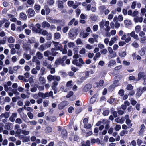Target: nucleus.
I'll return each mask as SVG.
<instances>
[{
    "label": "nucleus",
    "instance_id": "obj_53",
    "mask_svg": "<svg viewBox=\"0 0 146 146\" xmlns=\"http://www.w3.org/2000/svg\"><path fill=\"white\" fill-rule=\"evenodd\" d=\"M21 132H22V131L21 129L20 128L19 129H18L17 130H16V132H15V133H16L15 136H16L17 135L19 136V135L20 134Z\"/></svg>",
    "mask_w": 146,
    "mask_h": 146
},
{
    "label": "nucleus",
    "instance_id": "obj_43",
    "mask_svg": "<svg viewBox=\"0 0 146 146\" xmlns=\"http://www.w3.org/2000/svg\"><path fill=\"white\" fill-rule=\"evenodd\" d=\"M20 17L23 19H25L27 18V16L26 14L23 13H20Z\"/></svg>",
    "mask_w": 146,
    "mask_h": 146
},
{
    "label": "nucleus",
    "instance_id": "obj_34",
    "mask_svg": "<svg viewBox=\"0 0 146 146\" xmlns=\"http://www.w3.org/2000/svg\"><path fill=\"white\" fill-rule=\"evenodd\" d=\"M63 63L62 61L61 58L57 59L55 62V64L57 65H59L60 64H62Z\"/></svg>",
    "mask_w": 146,
    "mask_h": 146
},
{
    "label": "nucleus",
    "instance_id": "obj_27",
    "mask_svg": "<svg viewBox=\"0 0 146 146\" xmlns=\"http://www.w3.org/2000/svg\"><path fill=\"white\" fill-rule=\"evenodd\" d=\"M116 62L115 60H111L110 61L108 64V66L109 67L113 66L116 64Z\"/></svg>",
    "mask_w": 146,
    "mask_h": 146
},
{
    "label": "nucleus",
    "instance_id": "obj_18",
    "mask_svg": "<svg viewBox=\"0 0 146 146\" xmlns=\"http://www.w3.org/2000/svg\"><path fill=\"white\" fill-rule=\"evenodd\" d=\"M30 43H35L34 47L35 48H36L37 47L39 46L38 42H36V41L34 40V38H31V40H29Z\"/></svg>",
    "mask_w": 146,
    "mask_h": 146
},
{
    "label": "nucleus",
    "instance_id": "obj_41",
    "mask_svg": "<svg viewBox=\"0 0 146 146\" xmlns=\"http://www.w3.org/2000/svg\"><path fill=\"white\" fill-rule=\"evenodd\" d=\"M104 83V81L102 80H100L99 83V85L98 84V83H96V84L97 85L96 86L97 87H99V86H103Z\"/></svg>",
    "mask_w": 146,
    "mask_h": 146
},
{
    "label": "nucleus",
    "instance_id": "obj_48",
    "mask_svg": "<svg viewBox=\"0 0 146 146\" xmlns=\"http://www.w3.org/2000/svg\"><path fill=\"white\" fill-rule=\"evenodd\" d=\"M27 3L29 5H33L35 1L34 0H28Z\"/></svg>",
    "mask_w": 146,
    "mask_h": 146
},
{
    "label": "nucleus",
    "instance_id": "obj_33",
    "mask_svg": "<svg viewBox=\"0 0 146 146\" xmlns=\"http://www.w3.org/2000/svg\"><path fill=\"white\" fill-rule=\"evenodd\" d=\"M67 45L69 48H73L75 46L74 43L71 42L68 43Z\"/></svg>",
    "mask_w": 146,
    "mask_h": 146
},
{
    "label": "nucleus",
    "instance_id": "obj_4",
    "mask_svg": "<svg viewBox=\"0 0 146 146\" xmlns=\"http://www.w3.org/2000/svg\"><path fill=\"white\" fill-rule=\"evenodd\" d=\"M80 4V3H76L74 4V2L71 1H69L67 3V4L68 6L72 7V8L74 9L76 8Z\"/></svg>",
    "mask_w": 146,
    "mask_h": 146
},
{
    "label": "nucleus",
    "instance_id": "obj_1",
    "mask_svg": "<svg viewBox=\"0 0 146 146\" xmlns=\"http://www.w3.org/2000/svg\"><path fill=\"white\" fill-rule=\"evenodd\" d=\"M118 35L119 36H122L121 39L123 40H125L126 43H129L131 40V38L130 37H128L127 38V34L126 35L125 33L122 30L119 31Z\"/></svg>",
    "mask_w": 146,
    "mask_h": 146
},
{
    "label": "nucleus",
    "instance_id": "obj_5",
    "mask_svg": "<svg viewBox=\"0 0 146 146\" xmlns=\"http://www.w3.org/2000/svg\"><path fill=\"white\" fill-rule=\"evenodd\" d=\"M77 35V30L76 29H74L70 30L68 33L69 37L71 38L76 36Z\"/></svg>",
    "mask_w": 146,
    "mask_h": 146
},
{
    "label": "nucleus",
    "instance_id": "obj_63",
    "mask_svg": "<svg viewBox=\"0 0 146 146\" xmlns=\"http://www.w3.org/2000/svg\"><path fill=\"white\" fill-rule=\"evenodd\" d=\"M47 3L49 5H51L54 4V1L53 0H48Z\"/></svg>",
    "mask_w": 146,
    "mask_h": 146
},
{
    "label": "nucleus",
    "instance_id": "obj_59",
    "mask_svg": "<svg viewBox=\"0 0 146 146\" xmlns=\"http://www.w3.org/2000/svg\"><path fill=\"white\" fill-rule=\"evenodd\" d=\"M74 110V108L73 107L70 106L68 108V111L70 113H72V111Z\"/></svg>",
    "mask_w": 146,
    "mask_h": 146
},
{
    "label": "nucleus",
    "instance_id": "obj_36",
    "mask_svg": "<svg viewBox=\"0 0 146 146\" xmlns=\"http://www.w3.org/2000/svg\"><path fill=\"white\" fill-rule=\"evenodd\" d=\"M11 123H6L5 126V128L7 130H9L11 128Z\"/></svg>",
    "mask_w": 146,
    "mask_h": 146
},
{
    "label": "nucleus",
    "instance_id": "obj_25",
    "mask_svg": "<svg viewBox=\"0 0 146 146\" xmlns=\"http://www.w3.org/2000/svg\"><path fill=\"white\" fill-rule=\"evenodd\" d=\"M135 31L136 33H138L141 30V27L140 25H137L135 27Z\"/></svg>",
    "mask_w": 146,
    "mask_h": 146
},
{
    "label": "nucleus",
    "instance_id": "obj_54",
    "mask_svg": "<svg viewBox=\"0 0 146 146\" xmlns=\"http://www.w3.org/2000/svg\"><path fill=\"white\" fill-rule=\"evenodd\" d=\"M100 52L102 54L105 55L107 52V50L106 49H103L101 50Z\"/></svg>",
    "mask_w": 146,
    "mask_h": 146
},
{
    "label": "nucleus",
    "instance_id": "obj_17",
    "mask_svg": "<svg viewBox=\"0 0 146 146\" xmlns=\"http://www.w3.org/2000/svg\"><path fill=\"white\" fill-rule=\"evenodd\" d=\"M143 18L142 17H135L133 19L135 23H138L139 22L140 23H142L143 21Z\"/></svg>",
    "mask_w": 146,
    "mask_h": 146
},
{
    "label": "nucleus",
    "instance_id": "obj_12",
    "mask_svg": "<svg viewBox=\"0 0 146 146\" xmlns=\"http://www.w3.org/2000/svg\"><path fill=\"white\" fill-rule=\"evenodd\" d=\"M27 12L28 15L30 17H33L35 13L34 10L32 8H29L27 10Z\"/></svg>",
    "mask_w": 146,
    "mask_h": 146
},
{
    "label": "nucleus",
    "instance_id": "obj_50",
    "mask_svg": "<svg viewBox=\"0 0 146 146\" xmlns=\"http://www.w3.org/2000/svg\"><path fill=\"white\" fill-rule=\"evenodd\" d=\"M24 57L27 60H29L31 58V56L30 55L28 54H25L24 55Z\"/></svg>",
    "mask_w": 146,
    "mask_h": 146
},
{
    "label": "nucleus",
    "instance_id": "obj_64",
    "mask_svg": "<svg viewBox=\"0 0 146 146\" xmlns=\"http://www.w3.org/2000/svg\"><path fill=\"white\" fill-rule=\"evenodd\" d=\"M98 47L100 49H103L105 47V46L103 44L99 43L98 44Z\"/></svg>",
    "mask_w": 146,
    "mask_h": 146
},
{
    "label": "nucleus",
    "instance_id": "obj_51",
    "mask_svg": "<svg viewBox=\"0 0 146 146\" xmlns=\"http://www.w3.org/2000/svg\"><path fill=\"white\" fill-rule=\"evenodd\" d=\"M133 88V86L130 84H128L126 87V89L128 90H131Z\"/></svg>",
    "mask_w": 146,
    "mask_h": 146
},
{
    "label": "nucleus",
    "instance_id": "obj_15",
    "mask_svg": "<svg viewBox=\"0 0 146 146\" xmlns=\"http://www.w3.org/2000/svg\"><path fill=\"white\" fill-rule=\"evenodd\" d=\"M23 48L24 50L27 51H28L30 50L31 49V47L30 46L26 43H24L23 44Z\"/></svg>",
    "mask_w": 146,
    "mask_h": 146
},
{
    "label": "nucleus",
    "instance_id": "obj_29",
    "mask_svg": "<svg viewBox=\"0 0 146 146\" xmlns=\"http://www.w3.org/2000/svg\"><path fill=\"white\" fill-rule=\"evenodd\" d=\"M58 8L60 9L63 8L64 7L63 3L62 1H58Z\"/></svg>",
    "mask_w": 146,
    "mask_h": 146
},
{
    "label": "nucleus",
    "instance_id": "obj_28",
    "mask_svg": "<svg viewBox=\"0 0 146 146\" xmlns=\"http://www.w3.org/2000/svg\"><path fill=\"white\" fill-rule=\"evenodd\" d=\"M115 101L116 100L115 98L111 97L110 99L108 100V102L111 104H114L115 103Z\"/></svg>",
    "mask_w": 146,
    "mask_h": 146
},
{
    "label": "nucleus",
    "instance_id": "obj_11",
    "mask_svg": "<svg viewBox=\"0 0 146 146\" xmlns=\"http://www.w3.org/2000/svg\"><path fill=\"white\" fill-rule=\"evenodd\" d=\"M10 114V112H6L3 113L0 115V118H8L9 117Z\"/></svg>",
    "mask_w": 146,
    "mask_h": 146
},
{
    "label": "nucleus",
    "instance_id": "obj_14",
    "mask_svg": "<svg viewBox=\"0 0 146 146\" xmlns=\"http://www.w3.org/2000/svg\"><path fill=\"white\" fill-rule=\"evenodd\" d=\"M125 118L126 119V123L127 125H129V128H130L132 126V124H130L131 122V121L129 119V116L128 115H126L125 116Z\"/></svg>",
    "mask_w": 146,
    "mask_h": 146
},
{
    "label": "nucleus",
    "instance_id": "obj_44",
    "mask_svg": "<svg viewBox=\"0 0 146 146\" xmlns=\"http://www.w3.org/2000/svg\"><path fill=\"white\" fill-rule=\"evenodd\" d=\"M110 55L111 58H115L116 56V53L115 52L113 51V52L110 54Z\"/></svg>",
    "mask_w": 146,
    "mask_h": 146
},
{
    "label": "nucleus",
    "instance_id": "obj_9",
    "mask_svg": "<svg viewBox=\"0 0 146 146\" xmlns=\"http://www.w3.org/2000/svg\"><path fill=\"white\" fill-rule=\"evenodd\" d=\"M68 104L69 103L67 101H63L58 105V108L60 110H62L66 106L68 105Z\"/></svg>",
    "mask_w": 146,
    "mask_h": 146
},
{
    "label": "nucleus",
    "instance_id": "obj_24",
    "mask_svg": "<svg viewBox=\"0 0 146 146\" xmlns=\"http://www.w3.org/2000/svg\"><path fill=\"white\" fill-rule=\"evenodd\" d=\"M15 39L12 36L9 37L7 38V41L8 43H13L15 42Z\"/></svg>",
    "mask_w": 146,
    "mask_h": 146
},
{
    "label": "nucleus",
    "instance_id": "obj_10",
    "mask_svg": "<svg viewBox=\"0 0 146 146\" xmlns=\"http://www.w3.org/2000/svg\"><path fill=\"white\" fill-rule=\"evenodd\" d=\"M145 34V33L143 31H141L139 33V35L140 37V39L141 41L146 40V36Z\"/></svg>",
    "mask_w": 146,
    "mask_h": 146
},
{
    "label": "nucleus",
    "instance_id": "obj_49",
    "mask_svg": "<svg viewBox=\"0 0 146 146\" xmlns=\"http://www.w3.org/2000/svg\"><path fill=\"white\" fill-rule=\"evenodd\" d=\"M61 79L60 77L59 76H54V80L59 81Z\"/></svg>",
    "mask_w": 146,
    "mask_h": 146
},
{
    "label": "nucleus",
    "instance_id": "obj_57",
    "mask_svg": "<svg viewBox=\"0 0 146 146\" xmlns=\"http://www.w3.org/2000/svg\"><path fill=\"white\" fill-rule=\"evenodd\" d=\"M22 120L20 118H17L15 120V122L16 123L20 124L22 123Z\"/></svg>",
    "mask_w": 146,
    "mask_h": 146
},
{
    "label": "nucleus",
    "instance_id": "obj_61",
    "mask_svg": "<svg viewBox=\"0 0 146 146\" xmlns=\"http://www.w3.org/2000/svg\"><path fill=\"white\" fill-rule=\"evenodd\" d=\"M86 52V49L84 48H82L79 51V53L81 54H84Z\"/></svg>",
    "mask_w": 146,
    "mask_h": 146
},
{
    "label": "nucleus",
    "instance_id": "obj_58",
    "mask_svg": "<svg viewBox=\"0 0 146 146\" xmlns=\"http://www.w3.org/2000/svg\"><path fill=\"white\" fill-rule=\"evenodd\" d=\"M45 69L44 67H42L40 71V72L41 73V74L42 75H43L44 74L45 72Z\"/></svg>",
    "mask_w": 146,
    "mask_h": 146
},
{
    "label": "nucleus",
    "instance_id": "obj_60",
    "mask_svg": "<svg viewBox=\"0 0 146 146\" xmlns=\"http://www.w3.org/2000/svg\"><path fill=\"white\" fill-rule=\"evenodd\" d=\"M49 101L47 100H45L43 101V104L44 107H47L48 106Z\"/></svg>",
    "mask_w": 146,
    "mask_h": 146
},
{
    "label": "nucleus",
    "instance_id": "obj_56",
    "mask_svg": "<svg viewBox=\"0 0 146 146\" xmlns=\"http://www.w3.org/2000/svg\"><path fill=\"white\" fill-rule=\"evenodd\" d=\"M124 91L123 90H120L118 92V94L121 96H123L124 94Z\"/></svg>",
    "mask_w": 146,
    "mask_h": 146
},
{
    "label": "nucleus",
    "instance_id": "obj_2",
    "mask_svg": "<svg viewBox=\"0 0 146 146\" xmlns=\"http://www.w3.org/2000/svg\"><path fill=\"white\" fill-rule=\"evenodd\" d=\"M38 95L39 97L42 98L43 99H45L49 97H52V98H53V92L52 91H50L49 92L45 93L39 92L38 93Z\"/></svg>",
    "mask_w": 146,
    "mask_h": 146
},
{
    "label": "nucleus",
    "instance_id": "obj_8",
    "mask_svg": "<svg viewBox=\"0 0 146 146\" xmlns=\"http://www.w3.org/2000/svg\"><path fill=\"white\" fill-rule=\"evenodd\" d=\"M118 40V37L117 35L112 37L109 43V45L110 46H112Z\"/></svg>",
    "mask_w": 146,
    "mask_h": 146
},
{
    "label": "nucleus",
    "instance_id": "obj_55",
    "mask_svg": "<svg viewBox=\"0 0 146 146\" xmlns=\"http://www.w3.org/2000/svg\"><path fill=\"white\" fill-rule=\"evenodd\" d=\"M29 138L27 137H23L22 139V141L23 142H27L29 141Z\"/></svg>",
    "mask_w": 146,
    "mask_h": 146
},
{
    "label": "nucleus",
    "instance_id": "obj_16",
    "mask_svg": "<svg viewBox=\"0 0 146 146\" xmlns=\"http://www.w3.org/2000/svg\"><path fill=\"white\" fill-rule=\"evenodd\" d=\"M42 26L43 28H48L50 27V25L48 22L44 21L42 23Z\"/></svg>",
    "mask_w": 146,
    "mask_h": 146
},
{
    "label": "nucleus",
    "instance_id": "obj_26",
    "mask_svg": "<svg viewBox=\"0 0 146 146\" xmlns=\"http://www.w3.org/2000/svg\"><path fill=\"white\" fill-rule=\"evenodd\" d=\"M145 128V126L144 124H142L140 127V129L139 132V134L141 135L144 132V129Z\"/></svg>",
    "mask_w": 146,
    "mask_h": 146
},
{
    "label": "nucleus",
    "instance_id": "obj_20",
    "mask_svg": "<svg viewBox=\"0 0 146 146\" xmlns=\"http://www.w3.org/2000/svg\"><path fill=\"white\" fill-rule=\"evenodd\" d=\"M34 8L36 12L39 11L40 9L41 6L39 4H35Z\"/></svg>",
    "mask_w": 146,
    "mask_h": 146
},
{
    "label": "nucleus",
    "instance_id": "obj_7",
    "mask_svg": "<svg viewBox=\"0 0 146 146\" xmlns=\"http://www.w3.org/2000/svg\"><path fill=\"white\" fill-rule=\"evenodd\" d=\"M53 43L55 46L57 50H59L62 51V46L61 44L58 42H55L54 41H52Z\"/></svg>",
    "mask_w": 146,
    "mask_h": 146
},
{
    "label": "nucleus",
    "instance_id": "obj_45",
    "mask_svg": "<svg viewBox=\"0 0 146 146\" xmlns=\"http://www.w3.org/2000/svg\"><path fill=\"white\" fill-rule=\"evenodd\" d=\"M54 76L51 75H49L47 77V79L48 80L51 81L52 80H54Z\"/></svg>",
    "mask_w": 146,
    "mask_h": 146
},
{
    "label": "nucleus",
    "instance_id": "obj_42",
    "mask_svg": "<svg viewBox=\"0 0 146 146\" xmlns=\"http://www.w3.org/2000/svg\"><path fill=\"white\" fill-rule=\"evenodd\" d=\"M54 37L55 38L57 39L59 38L61 36L60 34L58 33H56L54 34Z\"/></svg>",
    "mask_w": 146,
    "mask_h": 146
},
{
    "label": "nucleus",
    "instance_id": "obj_46",
    "mask_svg": "<svg viewBox=\"0 0 146 146\" xmlns=\"http://www.w3.org/2000/svg\"><path fill=\"white\" fill-rule=\"evenodd\" d=\"M85 48L86 49H87L89 50H91L93 48V46L89 44H87L86 45Z\"/></svg>",
    "mask_w": 146,
    "mask_h": 146
},
{
    "label": "nucleus",
    "instance_id": "obj_22",
    "mask_svg": "<svg viewBox=\"0 0 146 146\" xmlns=\"http://www.w3.org/2000/svg\"><path fill=\"white\" fill-rule=\"evenodd\" d=\"M39 80L40 84H44L46 83V80L43 77L40 76Z\"/></svg>",
    "mask_w": 146,
    "mask_h": 146
},
{
    "label": "nucleus",
    "instance_id": "obj_38",
    "mask_svg": "<svg viewBox=\"0 0 146 146\" xmlns=\"http://www.w3.org/2000/svg\"><path fill=\"white\" fill-rule=\"evenodd\" d=\"M124 23L127 25H131L132 23L131 21L130 20H125L124 21Z\"/></svg>",
    "mask_w": 146,
    "mask_h": 146
},
{
    "label": "nucleus",
    "instance_id": "obj_35",
    "mask_svg": "<svg viewBox=\"0 0 146 146\" xmlns=\"http://www.w3.org/2000/svg\"><path fill=\"white\" fill-rule=\"evenodd\" d=\"M73 82L72 81L70 80L67 82L66 84V86L67 87H71L72 86Z\"/></svg>",
    "mask_w": 146,
    "mask_h": 146
},
{
    "label": "nucleus",
    "instance_id": "obj_32",
    "mask_svg": "<svg viewBox=\"0 0 146 146\" xmlns=\"http://www.w3.org/2000/svg\"><path fill=\"white\" fill-rule=\"evenodd\" d=\"M62 135L63 137L64 138H65L67 136V133L66 130L64 129H63L62 131Z\"/></svg>",
    "mask_w": 146,
    "mask_h": 146
},
{
    "label": "nucleus",
    "instance_id": "obj_3",
    "mask_svg": "<svg viewBox=\"0 0 146 146\" xmlns=\"http://www.w3.org/2000/svg\"><path fill=\"white\" fill-rule=\"evenodd\" d=\"M109 25L110 22L108 21H106L105 20H102L99 23V26L101 29H103L104 26Z\"/></svg>",
    "mask_w": 146,
    "mask_h": 146
},
{
    "label": "nucleus",
    "instance_id": "obj_30",
    "mask_svg": "<svg viewBox=\"0 0 146 146\" xmlns=\"http://www.w3.org/2000/svg\"><path fill=\"white\" fill-rule=\"evenodd\" d=\"M89 34V33L87 32L82 33L80 34V36H82L83 38H85Z\"/></svg>",
    "mask_w": 146,
    "mask_h": 146
},
{
    "label": "nucleus",
    "instance_id": "obj_52",
    "mask_svg": "<svg viewBox=\"0 0 146 146\" xmlns=\"http://www.w3.org/2000/svg\"><path fill=\"white\" fill-rule=\"evenodd\" d=\"M12 92L13 94H15L16 95H19V93L17 91V89H13L12 90Z\"/></svg>",
    "mask_w": 146,
    "mask_h": 146
},
{
    "label": "nucleus",
    "instance_id": "obj_62",
    "mask_svg": "<svg viewBox=\"0 0 146 146\" xmlns=\"http://www.w3.org/2000/svg\"><path fill=\"white\" fill-rule=\"evenodd\" d=\"M130 101L131 102V104L133 106L135 105L137 103V101L134 100L133 98H131L130 99Z\"/></svg>",
    "mask_w": 146,
    "mask_h": 146
},
{
    "label": "nucleus",
    "instance_id": "obj_23",
    "mask_svg": "<svg viewBox=\"0 0 146 146\" xmlns=\"http://www.w3.org/2000/svg\"><path fill=\"white\" fill-rule=\"evenodd\" d=\"M56 117L54 116H52L50 117H47V120L52 122H54L56 120Z\"/></svg>",
    "mask_w": 146,
    "mask_h": 146
},
{
    "label": "nucleus",
    "instance_id": "obj_47",
    "mask_svg": "<svg viewBox=\"0 0 146 146\" xmlns=\"http://www.w3.org/2000/svg\"><path fill=\"white\" fill-rule=\"evenodd\" d=\"M46 35V39L47 40H50L52 38V35L51 33H48Z\"/></svg>",
    "mask_w": 146,
    "mask_h": 146
},
{
    "label": "nucleus",
    "instance_id": "obj_13",
    "mask_svg": "<svg viewBox=\"0 0 146 146\" xmlns=\"http://www.w3.org/2000/svg\"><path fill=\"white\" fill-rule=\"evenodd\" d=\"M17 116V113H13L9 118L10 121L12 122H14Z\"/></svg>",
    "mask_w": 146,
    "mask_h": 146
},
{
    "label": "nucleus",
    "instance_id": "obj_21",
    "mask_svg": "<svg viewBox=\"0 0 146 146\" xmlns=\"http://www.w3.org/2000/svg\"><path fill=\"white\" fill-rule=\"evenodd\" d=\"M36 56L39 60L42 59L43 57V54L39 51H38L37 52L36 54Z\"/></svg>",
    "mask_w": 146,
    "mask_h": 146
},
{
    "label": "nucleus",
    "instance_id": "obj_19",
    "mask_svg": "<svg viewBox=\"0 0 146 146\" xmlns=\"http://www.w3.org/2000/svg\"><path fill=\"white\" fill-rule=\"evenodd\" d=\"M91 87L92 86L90 84H87L84 86L83 90L84 91H87L90 90Z\"/></svg>",
    "mask_w": 146,
    "mask_h": 146
},
{
    "label": "nucleus",
    "instance_id": "obj_6",
    "mask_svg": "<svg viewBox=\"0 0 146 146\" xmlns=\"http://www.w3.org/2000/svg\"><path fill=\"white\" fill-rule=\"evenodd\" d=\"M127 37H130V36L135 39H138V35L136 34L135 31H132L130 33H127Z\"/></svg>",
    "mask_w": 146,
    "mask_h": 146
},
{
    "label": "nucleus",
    "instance_id": "obj_39",
    "mask_svg": "<svg viewBox=\"0 0 146 146\" xmlns=\"http://www.w3.org/2000/svg\"><path fill=\"white\" fill-rule=\"evenodd\" d=\"M52 131V129L50 127H47L45 129V131L47 133H49L51 132Z\"/></svg>",
    "mask_w": 146,
    "mask_h": 146
},
{
    "label": "nucleus",
    "instance_id": "obj_37",
    "mask_svg": "<svg viewBox=\"0 0 146 146\" xmlns=\"http://www.w3.org/2000/svg\"><path fill=\"white\" fill-rule=\"evenodd\" d=\"M38 72V71L35 68H33L31 70V73L33 74L36 75L37 74Z\"/></svg>",
    "mask_w": 146,
    "mask_h": 146
},
{
    "label": "nucleus",
    "instance_id": "obj_40",
    "mask_svg": "<svg viewBox=\"0 0 146 146\" xmlns=\"http://www.w3.org/2000/svg\"><path fill=\"white\" fill-rule=\"evenodd\" d=\"M45 9L46 10V15H48L50 12V10L48 6L46 5L44 6Z\"/></svg>",
    "mask_w": 146,
    "mask_h": 146
},
{
    "label": "nucleus",
    "instance_id": "obj_31",
    "mask_svg": "<svg viewBox=\"0 0 146 146\" xmlns=\"http://www.w3.org/2000/svg\"><path fill=\"white\" fill-rule=\"evenodd\" d=\"M131 45L133 47L135 48H137L139 47V44L136 40H135L131 44Z\"/></svg>",
    "mask_w": 146,
    "mask_h": 146
}]
</instances>
